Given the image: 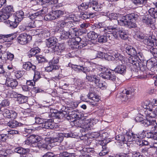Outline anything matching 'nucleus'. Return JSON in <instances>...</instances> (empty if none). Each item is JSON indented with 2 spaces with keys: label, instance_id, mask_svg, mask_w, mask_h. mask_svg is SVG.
I'll return each mask as SVG.
<instances>
[{
  "label": "nucleus",
  "instance_id": "obj_1",
  "mask_svg": "<svg viewBox=\"0 0 157 157\" xmlns=\"http://www.w3.org/2000/svg\"><path fill=\"white\" fill-rule=\"evenodd\" d=\"M139 15L137 13H131L123 16L118 20V24L120 25L124 26L129 28H135L136 25L135 21L138 19Z\"/></svg>",
  "mask_w": 157,
  "mask_h": 157
},
{
  "label": "nucleus",
  "instance_id": "obj_2",
  "mask_svg": "<svg viewBox=\"0 0 157 157\" xmlns=\"http://www.w3.org/2000/svg\"><path fill=\"white\" fill-rule=\"evenodd\" d=\"M23 68L28 71H34V80L36 81L41 78L40 72L36 70V66L30 62H27L23 64Z\"/></svg>",
  "mask_w": 157,
  "mask_h": 157
},
{
  "label": "nucleus",
  "instance_id": "obj_3",
  "mask_svg": "<svg viewBox=\"0 0 157 157\" xmlns=\"http://www.w3.org/2000/svg\"><path fill=\"white\" fill-rule=\"evenodd\" d=\"M74 110L72 107H67L64 110H62V112H53L51 115L53 119H63L65 120V115H69Z\"/></svg>",
  "mask_w": 157,
  "mask_h": 157
},
{
  "label": "nucleus",
  "instance_id": "obj_4",
  "mask_svg": "<svg viewBox=\"0 0 157 157\" xmlns=\"http://www.w3.org/2000/svg\"><path fill=\"white\" fill-rule=\"evenodd\" d=\"M128 60L130 63L132 65H134L135 67L139 69L140 70V71L144 72L146 71L147 68L146 65H145L146 62L145 63L144 62V63L140 62V61H137V59L136 58L133 57L129 58Z\"/></svg>",
  "mask_w": 157,
  "mask_h": 157
},
{
  "label": "nucleus",
  "instance_id": "obj_5",
  "mask_svg": "<svg viewBox=\"0 0 157 157\" xmlns=\"http://www.w3.org/2000/svg\"><path fill=\"white\" fill-rule=\"evenodd\" d=\"M137 37L138 39L142 41L144 44L150 47H153L154 46H157V43H155L154 44L155 41H156L155 39H150L147 36H143L142 34L137 35Z\"/></svg>",
  "mask_w": 157,
  "mask_h": 157
},
{
  "label": "nucleus",
  "instance_id": "obj_6",
  "mask_svg": "<svg viewBox=\"0 0 157 157\" xmlns=\"http://www.w3.org/2000/svg\"><path fill=\"white\" fill-rule=\"evenodd\" d=\"M105 24L104 22H99L94 24L91 26L92 29L94 30L95 32L101 33L104 32H106L109 29H111V27L107 28V27H104Z\"/></svg>",
  "mask_w": 157,
  "mask_h": 157
},
{
  "label": "nucleus",
  "instance_id": "obj_7",
  "mask_svg": "<svg viewBox=\"0 0 157 157\" xmlns=\"http://www.w3.org/2000/svg\"><path fill=\"white\" fill-rule=\"evenodd\" d=\"M73 44H72V47L74 49L79 48L80 46H81L82 44V47L85 46L87 45L86 41H85L84 38L81 39L80 37L78 36H75V38H73Z\"/></svg>",
  "mask_w": 157,
  "mask_h": 157
},
{
  "label": "nucleus",
  "instance_id": "obj_8",
  "mask_svg": "<svg viewBox=\"0 0 157 157\" xmlns=\"http://www.w3.org/2000/svg\"><path fill=\"white\" fill-rule=\"evenodd\" d=\"M70 18L71 17L66 16L64 18V20L58 21L57 23V26L62 28L64 27L67 28L72 27L74 25L72 21H68V20H69Z\"/></svg>",
  "mask_w": 157,
  "mask_h": 157
},
{
  "label": "nucleus",
  "instance_id": "obj_9",
  "mask_svg": "<svg viewBox=\"0 0 157 157\" xmlns=\"http://www.w3.org/2000/svg\"><path fill=\"white\" fill-rule=\"evenodd\" d=\"M150 15H147L143 16L142 18V22L145 25L148 26L153 24L155 22V19L157 18V16L151 15L149 13Z\"/></svg>",
  "mask_w": 157,
  "mask_h": 157
},
{
  "label": "nucleus",
  "instance_id": "obj_10",
  "mask_svg": "<svg viewBox=\"0 0 157 157\" xmlns=\"http://www.w3.org/2000/svg\"><path fill=\"white\" fill-rule=\"evenodd\" d=\"M111 27V29L107 31L105 33H107L108 34V39L112 40H114V39H117L118 37V33L117 32L116 28L117 27L115 25L114 26H109L107 27V28H108Z\"/></svg>",
  "mask_w": 157,
  "mask_h": 157
},
{
  "label": "nucleus",
  "instance_id": "obj_11",
  "mask_svg": "<svg viewBox=\"0 0 157 157\" xmlns=\"http://www.w3.org/2000/svg\"><path fill=\"white\" fill-rule=\"evenodd\" d=\"M17 42L21 44H25L32 39V37L26 33H22L18 37Z\"/></svg>",
  "mask_w": 157,
  "mask_h": 157
},
{
  "label": "nucleus",
  "instance_id": "obj_12",
  "mask_svg": "<svg viewBox=\"0 0 157 157\" xmlns=\"http://www.w3.org/2000/svg\"><path fill=\"white\" fill-rule=\"evenodd\" d=\"M134 91L133 90L132 91L130 90L125 89L123 91L122 93L120 94L119 97H118L121 101H126L130 97L129 95H131Z\"/></svg>",
  "mask_w": 157,
  "mask_h": 157
},
{
  "label": "nucleus",
  "instance_id": "obj_13",
  "mask_svg": "<svg viewBox=\"0 0 157 157\" xmlns=\"http://www.w3.org/2000/svg\"><path fill=\"white\" fill-rule=\"evenodd\" d=\"M52 52L58 55H62V53L65 51V47L63 44L59 45H55L51 48Z\"/></svg>",
  "mask_w": 157,
  "mask_h": 157
},
{
  "label": "nucleus",
  "instance_id": "obj_14",
  "mask_svg": "<svg viewBox=\"0 0 157 157\" xmlns=\"http://www.w3.org/2000/svg\"><path fill=\"white\" fill-rule=\"evenodd\" d=\"M100 76L103 78L109 80L113 81H115L117 78L116 75L111 72L107 70V71L105 72L104 73H101L100 74Z\"/></svg>",
  "mask_w": 157,
  "mask_h": 157
},
{
  "label": "nucleus",
  "instance_id": "obj_15",
  "mask_svg": "<svg viewBox=\"0 0 157 157\" xmlns=\"http://www.w3.org/2000/svg\"><path fill=\"white\" fill-rule=\"evenodd\" d=\"M10 20L6 21L7 24H9L10 26L12 28H15L17 27L19 22L16 17L14 15H10L9 17Z\"/></svg>",
  "mask_w": 157,
  "mask_h": 157
},
{
  "label": "nucleus",
  "instance_id": "obj_16",
  "mask_svg": "<svg viewBox=\"0 0 157 157\" xmlns=\"http://www.w3.org/2000/svg\"><path fill=\"white\" fill-rule=\"evenodd\" d=\"M64 137H71V134L69 133H59L57 136L53 137V142L57 143V144H60L63 140Z\"/></svg>",
  "mask_w": 157,
  "mask_h": 157
},
{
  "label": "nucleus",
  "instance_id": "obj_17",
  "mask_svg": "<svg viewBox=\"0 0 157 157\" xmlns=\"http://www.w3.org/2000/svg\"><path fill=\"white\" fill-rule=\"evenodd\" d=\"M17 35L16 33L7 35L0 34V40L2 39L6 42H10L16 38Z\"/></svg>",
  "mask_w": 157,
  "mask_h": 157
},
{
  "label": "nucleus",
  "instance_id": "obj_18",
  "mask_svg": "<svg viewBox=\"0 0 157 157\" xmlns=\"http://www.w3.org/2000/svg\"><path fill=\"white\" fill-rule=\"evenodd\" d=\"M88 6L89 7L97 11L101 10L102 8L101 5L98 4V2L96 1L90 0L88 3Z\"/></svg>",
  "mask_w": 157,
  "mask_h": 157
},
{
  "label": "nucleus",
  "instance_id": "obj_19",
  "mask_svg": "<svg viewBox=\"0 0 157 157\" xmlns=\"http://www.w3.org/2000/svg\"><path fill=\"white\" fill-rule=\"evenodd\" d=\"M116 73L124 75L126 71V67L125 65L120 64L117 65L114 70H112Z\"/></svg>",
  "mask_w": 157,
  "mask_h": 157
},
{
  "label": "nucleus",
  "instance_id": "obj_20",
  "mask_svg": "<svg viewBox=\"0 0 157 157\" xmlns=\"http://www.w3.org/2000/svg\"><path fill=\"white\" fill-rule=\"evenodd\" d=\"M6 83L7 86L12 89L16 88L18 85V82L16 79L10 78H7Z\"/></svg>",
  "mask_w": 157,
  "mask_h": 157
},
{
  "label": "nucleus",
  "instance_id": "obj_21",
  "mask_svg": "<svg viewBox=\"0 0 157 157\" xmlns=\"http://www.w3.org/2000/svg\"><path fill=\"white\" fill-rule=\"evenodd\" d=\"M42 127L46 129H52L54 128V123L52 119H44Z\"/></svg>",
  "mask_w": 157,
  "mask_h": 157
},
{
  "label": "nucleus",
  "instance_id": "obj_22",
  "mask_svg": "<svg viewBox=\"0 0 157 157\" xmlns=\"http://www.w3.org/2000/svg\"><path fill=\"white\" fill-rule=\"evenodd\" d=\"M58 42L57 39L55 37H50L47 40L46 42L47 46L49 48H51L55 45H56Z\"/></svg>",
  "mask_w": 157,
  "mask_h": 157
},
{
  "label": "nucleus",
  "instance_id": "obj_23",
  "mask_svg": "<svg viewBox=\"0 0 157 157\" xmlns=\"http://www.w3.org/2000/svg\"><path fill=\"white\" fill-rule=\"evenodd\" d=\"M126 52L128 55L131 56L129 58L133 57L135 58L133 56H135V55L137 54L135 49L131 46H128L126 47Z\"/></svg>",
  "mask_w": 157,
  "mask_h": 157
},
{
  "label": "nucleus",
  "instance_id": "obj_24",
  "mask_svg": "<svg viewBox=\"0 0 157 157\" xmlns=\"http://www.w3.org/2000/svg\"><path fill=\"white\" fill-rule=\"evenodd\" d=\"M74 110L69 115H65V119L69 121H72L75 118H78L79 116Z\"/></svg>",
  "mask_w": 157,
  "mask_h": 157
},
{
  "label": "nucleus",
  "instance_id": "obj_25",
  "mask_svg": "<svg viewBox=\"0 0 157 157\" xmlns=\"http://www.w3.org/2000/svg\"><path fill=\"white\" fill-rule=\"evenodd\" d=\"M40 49L38 47L32 48L28 52V56L30 58L39 53Z\"/></svg>",
  "mask_w": 157,
  "mask_h": 157
},
{
  "label": "nucleus",
  "instance_id": "obj_26",
  "mask_svg": "<svg viewBox=\"0 0 157 157\" xmlns=\"http://www.w3.org/2000/svg\"><path fill=\"white\" fill-rule=\"evenodd\" d=\"M149 118L146 117V119H144L142 123L145 127H151L153 125L154 123H155V120H152L149 119Z\"/></svg>",
  "mask_w": 157,
  "mask_h": 157
},
{
  "label": "nucleus",
  "instance_id": "obj_27",
  "mask_svg": "<svg viewBox=\"0 0 157 157\" xmlns=\"http://www.w3.org/2000/svg\"><path fill=\"white\" fill-rule=\"evenodd\" d=\"M69 34V38L73 39L77 36L79 34L78 31L76 28L70 29L68 31Z\"/></svg>",
  "mask_w": 157,
  "mask_h": 157
},
{
  "label": "nucleus",
  "instance_id": "obj_28",
  "mask_svg": "<svg viewBox=\"0 0 157 157\" xmlns=\"http://www.w3.org/2000/svg\"><path fill=\"white\" fill-rule=\"evenodd\" d=\"M22 124L19 123L15 120L10 121L7 124L8 126L13 128L21 126Z\"/></svg>",
  "mask_w": 157,
  "mask_h": 157
},
{
  "label": "nucleus",
  "instance_id": "obj_29",
  "mask_svg": "<svg viewBox=\"0 0 157 157\" xmlns=\"http://www.w3.org/2000/svg\"><path fill=\"white\" fill-rule=\"evenodd\" d=\"M14 151L15 152L24 155L29 152V149H25L21 147H18L15 148Z\"/></svg>",
  "mask_w": 157,
  "mask_h": 157
},
{
  "label": "nucleus",
  "instance_id": "obj_30",
  "mask_svg": "<svg viewBox=\"0 0 157 157\" xmlns=\"http://www.w3.org/2000/svg\"><path fill=\"white\" fill-rule=\"evenodd\" d=\"M50 33L48 30L47 29H44L42 30L39 33V35L42 38H45L49 37Z\"/></svg>",
  "mask_w": 157,
  "mask_h": 157
},
{
  "label": "nucleus",
  "instance_id": "obj_31",
  "mask_svg": "<svg viewBox=\"0 0 157 157\" xmlns=\"http://www.w3.org/2000/svg\"><path fill=\"white\" fill-rule=\"evenodd\" d=\"M28 98L21 94H18L17 100L20 104L26 103L27 101Z\"/></svg>",
  "mask_w": 157,
  "mask_h": 157
},
{
  "label": "nucleus",
  "instance_id": "obj_32",
  "mask_svg": "<svg viewBox=\"0 0 157 157\" xmlns=\"http://www.w3.org/2000/svg\"><path fill=\"white\" fill-rule=\"evenodd\" d=\"M99 33H97L94 31H90L87 34L88 37L91 40H95L99 34Z\"/></svg>",
  "mask_w": 157,
  "mask_h": 157
},
{
  "label": "nucleus",
  "instance_id": "obj_33",
  "mask_svg": "<svg viewBox=\"0 0 157 157\" xmlns=\"http://www.w3.org/2000/svg\"><path fill=\"white\" fill-rule=\"evenodd\" d=\"M108 35L107 33H104L103 35L98 37V42L100 43L106 42L108 38Z\"/></svg>",
  "mask_w": 157,
  "mask_h": 157
},
{
  "label": "nucleus",
  "instance_id": "obj_34",
  "mask_svg": "<svg viewBox=\"0 0 157 157\" xmlns=\"http://www.w3.org/2000/svg\"><path fill=\"white\" fill-rule=\"evenodd\" d=\"M146 117L150 118H155L156 115L155 109H149L148 111L145 112Z\"/></svg>",
  "mask_w": 157,
  "mask_h": 157
},
{
  "label": "nucleus",
  "instance_id": "obj_35",
  "mask_svg": "<svg viewBox=\"0 0 157 157\" xmlns=\"http://www.w3.org/2000/svg\"><path fill=\"white\" fill-rule=\"evenodd\" d=\"M44 19L46 21H51L56 19L53 11L44 16Z\"/></svg>",
  "mask_w": 157,
  "mask_h": 157
},
{
  "label": "nucleus",
  "instance_id": "obj_36",
  "mask_svg": "<svg viewBox=\"0 0 157 157\" xmlns=\"http://www.w3.org/2000/svg\"><path fill=\"white\" fill-rule=\"evenodd\" d=\"M118 34L120 37L123 40H126L128 37V34L125 30H120L119 31Z\"/></svg>",
  "mask_w": 157,
  "mask_h": 157
},
{
  "label": "nucleus",
  "instance_id": "obj_37",
  "mask_svg": "<svg viewBox=\"0 0 157 157\" xmlns=\"http://www.w3.org/2000/svg\"><path fill=\"white\" fill-rule=\"evenodd\" d=\"M49 65L45 68V70L48 72L52 71L54 70L59 69V67L56 65L49 64Z\"/></svg>",
  "mask_w": 157,
  "mask_h": 157
},
{
  "label": "nucleus",
  "instance_id": "obj_38",
  "mask_svg": "<svg viewBox=\"0 0 157 157\" xmlns=\"http://www.w3.org/2000/svg\"><path fill=\"white\" fill-rule=\"evenodd\" d=\"M28 138L31 144H35L38 140V136L35 135H31Z\"/></svg>",
  "mask_w": 157,
  "mask_h": 157
},
{
  "label": "nucleus",
  "instance_id": "obj_39",
  "mask_svg": "<svg viewBox=\"0 0 157 157\" xmlns=\"http://www.w3.org/2000/svg\"><path fill=\"white\" fill-rule=\"evenodd\" d=\"M92 13H88L86 12H82L80 14V17L84 20H86L89 19L91 17V16L93 15Z\"/></svg>",
  "mask_w": 157,
  "mask_h": 157
},
{
  "label": "nucleus",
  "instance_id": "obj_40",
  "mask_svg": "<svg viewBox=\"0 0 157 157\" xmlns=\"http://www.w3.org/2000/svg\"><path fill=\"white\" fill-rule=\"evenodd\" d=\"M36 57L39 63H46L48 62L46 58L42 55H37Z\"/></svg>",
  "mask_w": 157,
  "mask_h": 157
},
{
  "label": "nucleus",
  "instance_id": "obj_41",
  "mask_svg": "<svg viewBox=\"0 0 157 157\" xmlns=\"http://www.w3.org/2000/svg\"><path fill=\"white\" fill-rule=\"evenodd\" d=\"M19 22H20L24 17V13L21 10H20L16 13L15 15Z\"/></svg>",
  "mask_w": 157,
  "mask_h": 157
},
{
  "label": "nucleus",
  "instance_id": "obj_42",
  "mask_svg": "<svg viewBox=\"0 0 157 157\" xmlns=\"http://www.w3.org/2000/svg\"><path fill=\"white\" fill-rule=\"evenodd\" d=\"M81 128L80 130L82 132H86L91 129L90 124L87 123L82 124Z\"/></svg>",
  "mask_w": 157,
  "mask_h": 157
},
{
  "label": "nucleus",
  "instance_id": "obj_43",
  "mask_svg": "<svg viewBox=\"0 0 157 157\" xmlns=\"http://www.w3.org/2000/svg\"><path fill=\"white\" fill-rule=\"evenodd\" d=\"M43 11V10H41L38 12L32 14L31 15L29 16V18L30 19H34L37 17H42L41 13Z\"/></svg>",
  "mask_w": 157,
  "mask_h": 157
},
{
  "label": "nucleus",
  "instance_id": "obj_44",
  "mask_svg": "<svg viewBox=\"0 0 157 157\" xmlns=\"http://www.w3.org/2000/svg\"><path fill=\"white\" fill-rule=\"evenodd\" d=\"M10 15L5 12H2L0 15V21H3L9 18Z\"/></svg>",
  "mask_w": 157,
  "mask_h": 157
},
{
  "label": "nucleus",
  "instance_id": "obj_45",
  "mask_svg": "<svg viewBox=\"0 0 157 157\" xmlns=\"http://www.w3.org/2000/svg\"><path fill=\"white\" fill-rule=\"evenodd\" d=\"M74 125L77 127L81 128L82 125L83 121L80 119L75 120L72 121Z\"/></svg>",
  "mask_w": 157,
  "mask_h": 157
},
{
  "label": "nucleus",
  "instance_id": "obj_46",
  "mask_svg": "<svg viewBox=\"0 0 157 157\" xmlns=\"http://www.w3.org/2000/svg\"><path fill=\"white\" fill-rule=\"evenodd\" d=\"M116 139L117 140L122 142L126 144V140L125 139V135H119L116 136Z\"/></svg>",
  "mask_w": 157,
  "mask_h": 157
},
{
  "label": "nucleus",
  "instance_id": "obj_47",
  "mask_svg": "<svg viewBox=\"0 0 157 157\" xmlns=\"http://www.w3.org/2000/svg\"><path fill=\"white\" fill-rule=\"evenodd\" d=\"M9 137V133L0 134V142H5Z\"/></svg>",
  "mask_w": 157,
  "mask_h": 157
},
{
  "label": "nucleus",
  "instance_id": "obj_48",
  "mask_svg": "<svg viewBox=\"0 0 157 157\" xmlns=\"http://www.w3.org/2000/svg\"><path fill=\"white\" fill-rule=\"evenodd\" d=\"M4 12L9 14L10 16L12 15L13 14L12 13L14 12L13 6H7L5 8Z\"/></svg>",
  "mask_w": 157,
  "mask_h": 157
},
{
  "label": "nucleus",
  "instance_id": "obj_49",
  "mask_svg": "<svg viewBox=\"0 0 157 157\" xmlns=\"http://www.w3.org/2000/svg\"><path fill=\"white\" fill-rule=\"evenodd\" d=\"M53 12L55 14V16L56 19L59 18L63 15L64 13V12L63 11L60 10L53 11Z\"/></svg>",
  "mask_w": 157,
  "mask_h": 157
},
{
  "label": "nucleus",
  "instance_id": "obj_50",
  "mask_svg": "<svg viewBox=\"0 0 157 157\" xmlns=\"http://www.w3.org/2000/svg\"><path fill=\"white\" fill-rule=\"evenodd\" d=\"M154 64L155 63L153 62L150 60L147 61L146 62V66L147 69L152 71V69H152L154 67Z\"/></svg>",
  "mask_w": 157,
  "mask_h": 157
},
{
  "label": "nucleus",
  "instance_id": "obj_51",
  "mask_svg": "<svg viewBox=\"0 0 157 157\" xmlns=\"http://www.w3.org/2000/svg\"><path fill=\"white\" fill-rule=\"evenodd\" d=\"M135 56H136V57L139 59V61L137 60V61L144 63V62H146V60H144V56L142 53L139 52L137 53V54L136 55H135Z\"/></svg>",
  "mask_w": 157,
  "mask_h": 157
},
{
  "label": "nucleus",
  "instance_id": "obj_52",
  "mask_svg": "<svg viewBox=\"0 0 157 157\" xmlns=\"http://www.w3.org/2000/svg\"><path fill=\"white\" fill-rule=\"evenodd\" d=\"M69 34L68 31H63L62 32L60 36L62 39H67L69 38Z\"/></svg>",
  "mask_w": 157,
  "mask_h": 157
},
{
  "label": "nucleus",
  "instance_id": "obj_53",
  "mask_svg": "<svg viewBox=\"0 0 157 157\" xmlns=\"http://www.w3.org/2000/svg\"><path fill=\"white\" fill-rule=\"evenodd\" d=\"M133 68H134L133 69V68H132V67L131 68L132 69V75L134 76L137 77L139 76V72H140V71H139V69H138V68L135 67L134 66V65H133Z\"/></svg>",
  "mask_w": 157,
  "mask_h": 157
},
{
  "label": "nucleus",
  "instance_id": "obj_54",
  "mask_svg": "<svg viewBox=\"0 0 157 157\" xmlns=\"http://www.w3.org/2000/svg\"><path fill=\"white\" fill-rule=\"evenodd\" d=\"M26 26L27 27L30 28H34L36 27V25L35 24L34 21L33 20H30L28 21V23L26 24Z\"/></svg>",
  "mask_w": 157,
  "mask_h": 157
},
{
  "label": "nucleus",
  "instance_id": "obj_55",
  "mask_svg": "<svg viewBox=\"0 0 157 157\" xmlns=\"http://www.w3.org/2000/svg\"><path fill=\"white\" fill-rule=\"evenodd\" d=\"M155 6L157 8H151L150 9L148 12L149 13H150L151 15L153 16L155 14V15L157 16V2L155 4Z\"/></svg>",
  "mask_w": 157,
  "mask_h": 157
},
{
  "label": "nucleus",
  "instance_id": "obj_56",
  "mask_svg": "<svg viewBox=\"0 0 157 157\" xmlns=\"http://www.w3.org/2000/svg\"><path fill=\"white\" fill-rule=\"evenodd\" d=\"M132 133H127L125 134V139L126 140V142L128 141L130 142L133 141V139H132Z\"/></svg>",
  "mask_w": 157,
  "mask_h": 157
},
{
  "label": "nucleus",
  "instance_id": "obj_57",
  "mask_svg": "<svg viewBox=\"0 0 157 157\" xmlns=\"http://www.w3.org/2000/svg\"><path fill=\"white\" fill-rule=\"evenodd\" d=\"M35 145V147L37 146L39 148H47V147L48 146L46 144L38 141V142L36 143Z\"/></svg>",
  "mask_w": 157,
  "mask_h": 157
},
{
  "label": "nucleus",
  "instance_id": "obj_58",
  "mask_svg": "<svg viewBox=\"0 0 157 157\" xmlns=\"http://www.w3.org/2000/svg\"><path fill=\"white\" fill-rule=\"evenodd\" d=\"M92 101H94V103H92L93 102V101H91V105H93V106H96L97 105V102H98L99 100V98L96 95L91 100Z\"/></svg>",
  "mask_w": 157,
  "mask_h": 157
},
{
  "label": "nucleus",
  "instance_id": "obj_59",
  "mask_svg": "<svg viewBox=\"0 0 157 157\" xmlns=\"http://www.w3.org/2000/svg\"><path fill=\"white\" fill-rule=\"evenodd\" d=\"M132 2L136 5H140L146 2V0H132Z\"/></svg>",
  "mask_w": 157,
  "mask_h": 157
},
{
  "label": "nucleus",
  "instance_id": "obj_60",
  "mask_svg": "<svg viewBox=\"0 0 157 157\" xmlns=\"http://www.w3.org/2000/svg\"><path fill=\"white\" fill-rule=\"evenodd\" d=\"M71 155V153L66 151H60L59 154L60 157H68Z\"/></svg>",
  "mask_w": 157,
  "mask_h": 157
},
{
  "label": "nucleus",
  "instance_id": "obj_61",
  "mask_svg": "<svg viewBox=\"0 0 157 157\" xmlns=\"http://www.w3.org/2000/svg\"><path fill=\"white\" fill-rule=\"evenodd\" d=\"M96 85L98 87L100 88L102 90L106 89L107 87L106 84L105 83H101V82L100 81Z\"/></svg>",
  "mask_w": 157,
  "mask_h": 157
},
{
  "label": "nucleus",
  "instance_id": "obj_62",
  "mask_svg": "<svg viewBox=\"0 0 157 157\" xmlns=\"http://www.w3.org/2000/svg\"><path fill=\"white\" fill-rule=\"evenodd\" d=\"M35 122L36 123L38 124H42V126L43 125V124L44 123V120L39 117H35Z\"/></svg>",
  "mask_w": 157,
  "mask_h": 157
},
{
  "label": "nucleus",
  "instance_id": "obj_63",
  "mask_svg": "<svg viewBox=\"0 0 157 157\" xmlns=\"http://www.w3.org/2000/svg\"><path fill=\"white\" fill-rule=\"evenodd\" d=\"M149 51L155 57H157V48L151 47L149 49Z\"/></svg>",
  "mask_w": 157,
  "mask_h": 157
},
{
  "label": "nucleus",
  "instance_id": "obj_64",
  "mask_svg": "<svg viewBox=\"0 0 157 157\" xmlns=\"http://www.w3.org/2000/svg\"><path fill=\"white\" fill-rule=\"evenodd\" d=\"M114 56L117 60L120 61L123 60L124 58L123 56L118 52L115 54Z\"/></svg>",
  "mask_w": 157,
  "mask_h": 157
}]
</instances>
